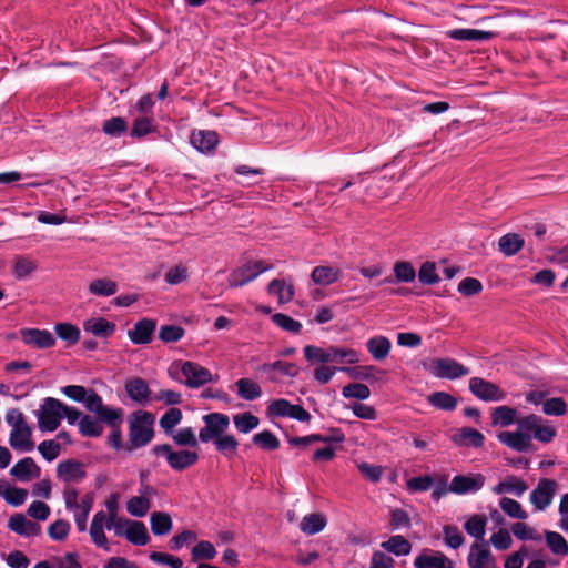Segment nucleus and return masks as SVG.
Masks as SVG:
<instances>
[{"label":"nucleus","instance_id":"nucleus-1","mask_svg":"<svg viewBox=\"0 0 568 568\" xmlns=\"http://www.w3.org/2000/svg\"><path fill=\"white\" fill-rule=\"evenodd\" d=\"M155 416L148 410H135L128 417L129 443L126 450L139 449L149 445L155 435Z\"/></svg>","mask_w":568,"mask_h":568},{"label":"nucleus","instance_id":"nucleus-2","mask_svg":"<svg viewBox=\"0 0 568 568\" xmlns=\"http://www.w3.org/2000/svg\"><path fill=\"white\" fill-rule=\"evenodd\" d=\"M303 352L305 359L311 364H356L359 362L358 353L353 348H344L334 345L323 348L315 345H306Z\"/></svg>","mask_w":568,"mask_h":568},{"label":"nucleus","instance_id":"nucleus-3","mask_svg":"<svg viewBox=\"0 0 568 568\" xmlns=\"http://www.w3.org/2000/svg\"><path fill=\"white\" fill-rule=\"evenodd\" d=\"M64 404L53 397H45L40 406L38 424L41 432L52 433L58 429L62 420Z\"/></svg>","mask_w":568,"mask_h":568},{"label":"nucleus","instance_id":"nucleus-4","mask_svg":"<svg viewBox=\"0 0 568 568\" xmlns=\"http://www.w3.org/2000/svg\"><path fill=\"white\" fill-rule=\"evenodd\" d=\"M154 456H162L168 462L169 466L176 471H182L194 465L199 458L195 452L179 450L174 452L169 444L155 445L151 449Z\"/></svg>","mask_w":568,"mask_h":568},{"label":"nucleus","instance_id":"nucleus-5","mask_svg":"<svg viewBox=\"0 0 568 568\" xmlns=\"http://www.w3.org/2000/svg\"><path fill=\"white\" fill-rule=\"evenodd\" d=\"M427 371L437 378L449 381L460 378L470 373L468 367L450 357L433 359L429 366H427Z\"/></svg>","mask_w":568,"mask_h":568},{"label":"nucleus","instance_id":"nucleus-6","mask_svg":"<svg viewBox=\"0 0 568 568\" xmlns=\"http://www.w3.org/2000/svg\"><path fill=\"white\" fill-rule=\"evenodd\" d=\"M270 270V265L265 264L262 261H255L246 263L239 268L234 270L229 276V283L232 287L243 286L255 278H257L262 273Z\"/></svg>","mask_w":568,"mask_h":568},{"label":"nucleus","instance_id":"nucleus-7","mask_svg":"<svg viewBox=\"0 0 568 568\" xmlns=\"http://www.w3.org/2000/svg\"><path fill=\"white\" fill-rule=\"evenodd\" d=\"M468 388L475 397L483 402H501L505 398V393L496 384L481 377H471Z\"/></svg>","mask_w":568,"mask_h":568},{"label":"nucleus","instance_id":"nucleus-8","mask_svg":"<svg viewBox=\"0 0 568 568\" xmlns=\"http://www.w3.org/2000/svg\"><path fill=\"white\" fill-rule=\"evenodd\" d=\"M485 483L486 478L483 474H459L452 478V494L474 495L484 487Z\"/></svg>","mask_w":568,"mask_h":568},{"label":"nucleus","instance_id":"nucleus-9","mask_svg":"<svg viewBox=\"0 0 568 568\" xmlns=\"http://www.w3.org/2000/svg\"><path fill=\"white\" fill-rule=\"evenodd\" d=\"M557 483L554 479H540L536 488L530 493V503L537 510H545L552 501Z\"/></svg>","mask_w":568,"mask_h":568},{"label":"nucleus","instance_id":"nucleus-10","mask_svg":"<svg viewBox=\"0 0 568 568\" xmlns=\"http://www.w3.org/2000/svg\"><path fill=\"white\" fill-rule=\"evenodd\" d=\"M470 568H498L497 562L485 541H475L467 556Z\"/></svg>","mask_w":568,"mask_h":568},{"label":"nucleus","instance_id":"nucleus-11","mask_svg":"<svg viewBox=\"0 0 568 568\" xmlns=\"http://www.w3.org/2000/svg\"><path fill=\"white\" fill-rule=\"evenodd\" d=\"M20 336L26 345L34 346L39 349L51 348L55 345V337L48 329L22 328Z\"/></svg>","mask_w":568,"mask_h":568},{"label":"nucleus","instance_id":"nucleus-12","mask_svg":"<svg viewBox=\"0 0 568 568\" xmlns=\"http://www.w3.org/2000/svg\"><path fill=\"white\" fill-rule=\"evenodd\" d=\"M498 440L518 453H528L531 450V435L524 434L523 430L517 426L515 432H500L497 435Z\"/></svg>","mask_w":568,"mask_h":568},{"label":"nucleus","instance_id":"nucleus-13","mask_svg":"<svg viewBox=\"0 0 568 568\" xmlns=\"http://www.w3.org/2000/svg\"><path fill=\"white\" fill-rule=\"evenodd\" d=\"M181 372L185 377L184 384L191 388H197L212 378L209 369L193 362H184Z\"/></svg>","mask_w":568,"mask_h":568},{"label":"nucleus","instance_id":"nucleus-14","mask_svg":"<svg viewBox=\"0 0 568 568\" xmlns=\"http://www.w3.org/2000/svg\"><path fill=\"white\" fill-rule=\"evenodd\" d=\"M156 329V322L152 318L139 320L132 329H129V339L134 345H145L152 341L153 334Z\"/></svg>","mask_w":568,"mask_h":568},{"label":"nucleus","instance_id":"nucleus-15","mask_svg":"<svg viewBox=\"0 0 568 568\" xmlns=\"http://www.w3.org/2000/svg\"><path fill=\"white\" fill-rule=\"evenodd\" d=\"M8 528L19 536L27 538L36 537L41 532L39 524L27 519L23 514H13L8 521Z\"/></svg>","mask_w":568,"mask_h":568},{"label":"nucleus","instance_id":"nucleus-16","mask_svg":"<svg viewBox=\"0 0 568 568\" xmlns=\"http://www.w3.org/2000/svg\"><path fill=\"white\" fill-rule=\"evenodd\" d=\"M57 475L64 483L80 481L87 475L83 464L75 459L60 462L57 466Z\"/></svg>","mask_w":568,"mask_h":568},{"label":"nucleus","instance_id":"nucleus-17","mask_svg":"<svg viewBox=\"0 0 568 568\" xmlns=\"http://www.w3.org/2000/svg\"><path fill=\"white\" fill-rule=\"evenodd\" d=\"M416 568H453L450 560L439 551L423 550L414 560Z\"/></svg>","mask_w":568,"mask_h":568},{"label":"nucleus","instance_id":"nucleus-18","mask_svg":"<svg viewBox=\"0 0 568 568\" xmlns=\"http://www.w3.org/2000/svg\"><path fill=\"white\" fill-rule=\"evenodd\" d=\"M124 389L128 396L140 405H145L150 400L152 394L146 381L141 377L126 381Z\"/></svg>","mask_w":568,"mask_h":568},{"label":"nucleus","instance_id":"nucleus-19","mask_svg":"<svg viewBox=\"0 0 568 568\" xmlns=\"http://www.w3.org/2000/svg\"><path fill=\"white\" fill-rule=\"evenodd\" d=\"M452 442L457 446L479 448L485 443L484 435L471 427H462L452 436Z\"/></svg>","mask_w":568,"mask_h":568},{"label":"nucleus","instance_id":"nucleus-20","mask_svg":"<svg viewBox=\"0 0 568 568\" xmlns=\"http://www.w3.org/2000/svg\"><path fill=\"white\" fill-rule=\"evenodd\" d=\"M83 329L99 338H108L115 329V323L104 317H91L84 321Z\"/></svg>","mask_w":568,"mask_h":568},{"label":"nucleus","instance_id":"nucleus-21","mask_svg":"<svg viewBox=\"0 0 568 568\" xmlns=\"http://www.w3.org/2000/svg\"><path fill=\"white\" fill-rule=\"evenodd\" d=\"M40 473L41 468L31 457H24L20 459L10 469V474L23 483L29 481L31 477H39Z\"/></svg>","mask_w":568,"mask_h":568},{"label":"nucleus","instance_id":"nucleus-22","mask_svg":"<svg viewBox=\"0 0 568 568\" xmlns=\"http://www.w3.org/2000/svg\"><path fill=\"white\" fill-rule=\"evenodd\" d=\"M31 436L32 430L29 425L12 429L9 437V444L16 450L22 453L32 452L34 449V443L32 442Z\"/></svg>","mask_w":568,"mask_h":568},{"label":"nucleus","instance_id":"nucleus-23","mask_svg":"<svg viewBox=\"0 0 568 568\" xmlns=\"http://www.w3.org/2000/svg\"><path fill=\"white\" fill-rule=\"evenodd\" d=\"M497 33L494 31H483L477 29H453L447 32V36L456 41H475L485 42L493 39Z\"/></svg>","mask_w":568,"mask_h":568},{"label":"nucleus","instance_id":"nucleus-24","mask_svg":"<svg viewBox=\"0 0 568 568\" xmlns=\"http://www.w3.org/2000/svg\"><path fill=\"white\" fill-rule=\"evenodd\" d=\"M126 529L124 537L132 545L145 546L150 541L146 526L142 521L125 519Z\"/></svg>","mask_w":568,"mask_h":568},{"label":"nucleus","instance_id":"nucleus-25","mask_svg":"<svg viewBox=\"0 0 568 568\" xmlns=\"http://www.w3.org/2000/svg\"><path fill=\"white\" fill-rule=\"evenodd\" d=\"M366 348L374 359L383 361L389 355L392 343L388 337L376 335L367 339Z\"/></svg>","mask_w":568,"mask_h":568},{"label":"nucleus","instance_id":"nucleus-26","mask_svg":"<svg viewBox=\"0 0 568 568\" xmlns=\"http://www.w3.org/2000/svg\"><path fill=\"white\" fill-rule=\"evenodd\" d=\"M191 145L202 154L213 153V131L193 130L190 135Z\"/></svg>","mask_w":568,"mask_h":568},{"label":"nucleus","instance_id":"nucleus-27","mask_svg":"<svg viewBox=\"0 0 568 568\" xmlns=\"http://www.w3.org/2000/svg\"><path fill=\"white\" fill-rule=\"evenodd\" d=\"M326 525L327 520L323 514L312 513L303 517L300 529L305 535L313 536L324 530Z\"/></svg>","mask_w":568,"mask_h":568},{"label":"nucleus","instance_id":"nucleus-28","mask_svg":"<svg viewBox=\"0 0 568 568\" xmlns=\"http://www.w3.org/2000/svg\"><path fill=\"white\" fill-rule=\"evenodd\" d=\"M487 518L481 514L471 515L465 523L464 529L465 531L478 542L484 541V536L486 532Z\"/></svg>","mask_w":568,"mask_h":568},{"label":"nucleus","instance_id":"nucleus-29","mask_svg":"<svg viewBox=\"0 0 568 568\" xmlns=\"http://www.w3.org/2000/svg\"><path fill=\"white\" fill-rule=\"evenodd\" d=\"M88 291L94 296L109 297L118 292V284L109 277H100L89 284Z\"/></svg>","mask_w":568,"mask_h":568},{"label":"nucleus","instance_id":"nucleus-30","mask_svg":"<svg viewBox=\"0 0 568 568\" xmlns=\"http://www.w3.org/2000/svg\"><path fill=\"white\" fill-rule=\"evenodd\" d=\"M260 371L271 375L272 372H278L283 376H287L294 378L298 375V367L290 362L284 361H275L273 363H264L260 366ZM271 379H275L273 376H270Z\"/></svg>","mask_w":568,"mask_h":568},{"label":"nucleus","instance_id":"nucleus-31","mask_svg":"<svg viewBox=\"0 0 568 568\" xmlns=\"http://www.w3.org/2000/svg\"><path fill=\"white\" fill-rule=\"evenodd\" d=\"M237 389V396L245 400H255L262 396L261 386L246 377L240 378L235 383Z\"/></svg>","mask_w":568,"mask_h":568},{"label":"nucleus","instance_id":"nucleus-32","mask_svg":"<svg viewBox=\"0 0 568 568\" xmlns=\"http://www.w3.org/2000/svg\"><path fill=\"white\" fill-rule=\"evenodd\" d=\"M524 244V239L516 233H507L498 241L499 251L505 256H513L517 254L523 248Z\"/></svg>","mask_w":568,"mask_h":568},{"label":"nucleus","instance_id":"nucleus-33","mask_svg":"<svg viewBox=\"0 0 568 568\" xmlns=\"http://www.w3.org/2000/svg\"><path fill=\"white\" fill-rule=\"evenodd\" d=\"M542 539H545L551 554L556 556L568 555V542L561 534L552 530H545Z\"/></svg>","mask_w":568,"mask_h":568},{"label":"nucleus","instance_id":"nucleus-34","mask_svg":"<svg viewBox=\"0 0 568 568\" xmlns=\"http://www.w3.org/2000/svg\"><path fill=\"white\" fill-rule=\"evenodd\" d=\"M427 402L430 406L445 412H453L457 406V398L443 390L429 394Z\"/></svg>","mask_w":568,"mask_h":568},{"label":"nucleus","instance_id":"nucleus-35","mask_svg":"<svg viewBox=\"0 0 568 568\" xmlns=\"http://www.w3.org/2000/svg\"><path fill=\"white\" fill-rule=\"evenodd\" d=\"M381 547L395 556H407L412 550L410 542L400 535H394L386 541H383Z\"/></svg>","mask_w":568,"mask_h":568},{"label":"nucleus","instance_id":"nucleus-36","mask_svg":"<svg viewBox=\"0 0 568 568\" xmlns=\"http://www.w3.org/2000/svg\"><path fill=\"white\" fill-rule=\"evenodd\" d=\"M54 333L58 338L65 342L68 345H74L79 342L81 336L80 328L68 322L57 323L54 325Z\"/></svg>","mask_w":568,"mask_h":568},{"label":"nucleus","instance_id":"nucleus-37","mask_svg":"<svg viewBox=\"0 0 568 568\" xmlns=\"http://www.w3.org/2000/svg\"><path fill=\"white\" fill-rule=\"evenodd\" d=\"M151 531L155 536H164L172 529V518L163 511H154L150 517Z\"/></svg>","mask_w":568,"mask_h":568},{"label":"nucleus","instance_id":"nucleus-38","mask_svg":"<svg viewBox=\"0 0 568 568\" xmlns=\"http://www.w3.org/2000/svg\"><path fill=\"white\" fill-rule=\"evenodd\" d=\"M339 271L331 266H316L311 274L312 281L317 285H329L338 280Z\"/></svg>","mask_w":568,"mask_h":568},{"label":"nucleus","instance_id":"nucleus-39","mask_svg":"<svg viewBox=\"0 0 568 568\" xmlns=\"http://www.w3.org/2000/svg\"><path fill=\"white\" fill-rule=\"evenodd\" d=\"M124 412L120 407L104 405L103 409L97 415L98 420L106 424L109 427L121 426Z\"/></svg>","mask_w":568,"mask_h":568},{"label":"nucleus","instance_id":"nucleus-40","mask_svg":"<svg viewBox=\"0 0 568 568\" xmlns=\"http://www.w3.org/2000/svg\"><path fill=\"white\" fill-rule=\"evenodd\" d=\"M516 409L509 406H498L494 408L491 414L493 424L503 427L510 426L515 423L517 424L518 419H516Z\"/></svg>","mask_w":568,"mask_h":568},{"label":"nucleus","instance_id":"nucleus-41","mask_svg":"<svg viewBox=\"0 0 568 568\" xmlns=\"http://www.w3.org/2000/svg\"><path fill=\"white\" fill-rule=\"evenodd\" d=\"M267 291L271 295L277 296V300L281 304L292 301L294 296L293 286L286 285L284 281L276 278L268 284Z\"/></svg>","mask_w":568,"mask_h":568},{"label":"nucleus","instance_id":"nucleus-42","mask_svg":"<svg viewBox=\"0 0 568 568\" xmlns=\"http://www.w3.org/2000/svg\"><path fill=\"white\" fill-rule=\"evenodd\" d=\"M79 433L84 437H100L103 433V426L98 418L94 419L92 416L85 414L79 423Z\"/></svg>","mask_w":568,"mask_h":568},{"label":"nucleus","instance_id":"nucleus-43","mask_svg":"<svg viewBox=\"0 0 568 568\" xmlns=\"http://www.w3.org/2000/svg\"><path fill=\"white\" fill-rule=\"evenodd\" d=\"M182 412L176 407L169 408L160 418L159 425L163 432L169 435L173 433L175 426L182 420Z\"/></svg>","mask_w":568,"mask_h":568},{"label":"nucleus","instance_id":"nucleus-44","mask_svg":"<svg viewBox=\"0 0 568 568\" xmlns=\"http://www.w3.org/2000/svg\"><path fill=\"white\" fill-rule=\"evenodd\" d=\"M37 270V265L33 261L27 257H17L14 260L12 266V274L16 280L24 281L27 280L34 271Z\"/></svg>","mask_w":568,"mask_h":568},{"label":"nucleus","instance_id":"nucleus-45","mask_svg":"<svg viewBox=\"0 0 568 568\" xmlns=\"http://www.w3.org/2000/svg\"><path fill=\"white\" fill-rule=\"evenodd\" d=\"M151 508L150 499L145 496H133L126 503V510L134 517H144Z\"/></svg>","mask_w":568,"mask_h":568},{"label":"nucleus","instance_id":"nucleus-46","mask_svg":"<svg viewBox=\"0 0 568 568\" xmlns=\"http://www.w3.org/2000/svg\"><path fill=\"white\" fill-rule=\"evenodd\" d=\"M102 131L111 138H120L128 131V122L122 116H113L104 121Z\"/></svg>","mask_w":568,"mask_h":568},{"label":"nucleus","instance_id":"nucleus-47","mask_svg":"<svg viewBox=\"0 0 568 568\" xmlns=\"http://www.w3.org/2000/svg\"><path fill=\"white\" fill-rule=\"evenodd\" d=\"M156 125L152 118L149 116H140L133 121L132 129L130 135L135 139L143 138L152 132H154Z\"/></svg>","mask_w":568,"mask_h":568},{"label":"nucleus","instance_id":"nucleus-48","mask_svg":"<svg viewBox=\"0 0 568 568\" xmlns=\"http://www.w3.org/2000/svg\"><path fill=\"white\" fill-rule=\"evenodd\" d=\"M3 486L4 481L0 480V494L9 505L13 507H19L26 501L28 496L27 489L20 487H12L2 490Z\"/></svg>","mask_w":568,"mask_h":568},{"label":"nucleus","instance_id":"nucleus-49","mask_svg":"<svg viewBox=\"0 0 568 568\" xmlns=\"http://www.w3.org/2000/svg\"><path fill=\"white\" fill-rule=\"evenodd\" d=\"M499 507L510 518L525 520L528 518V514L523 509L520 503L513 498L503 497L499 500Z\"/></svg>","mask_w":568,"mask_h":568},{"label":"nucleus","instance_id":"nucleus-50","mask_svg":"<svg viewBox=\"0 0 568 568\" xmlns=\"http://www.w3.org/2000/svg\"><path fill=\"white\" fill-rule=\"evenodd\" d=\"M443 534L445 545L452 549H458L465 542V537L457 526L445 525L443 527Z\"/></svg>","mask_w":568,"mask_h":568},{"label":"nucleus","instance_id":"nucleus-51","mask_svg":"<svg viewBox=\"0 0 568 568\" xmlns=\"http://www.w3.org/2000/svg\"><path fill=\"white\" fill-rule=\"evenodd\" d=\"M511 531L514 536L523 541L531 540V541H541L542 536L536 531L534 528L529 527L527 524L523 521H517L513 525Z\"/></svg>","mask_w":568,"mask_h":568},{"label":"nucleus","instance_id":"nucleus-52","mask_svg":"<svg viewBox=\"0 0 568 568\" xmlns=\"http://www.w3.org/2000/svg\"><path fill=\"white\" fill-rule=\"evenodd\" d=\"M546 423L542 417L530 414L517 420V426L524 434L531 435V439L536 437L537 432L539 430L540 424Z\"/></svg>","mask_w":568,"mask_h":568},{"label":"nucleus","instance_id":"nucleus-53","mask_svg":"<svg viewBox=\"0 0 568 568\" xmlns=\"http://www.w3.org/2000/svg\"><path fill=\"white\" fill-rule=\"evenodd\" d=\"M342 395L345 398H355L365 400L371 396V389L362 383H351L342 388Z\"/></svg>","mask_w":568,"mask_h":568},{"label":"nucleus","instance_id":"nucleus-54","mask_svg":"<svg viewBox=\"0 0 568 568\" xmlns=\"http://www.w3.org/2000/svg\"><path fill=\"white\" fill-rule=\"evenodd\" d=\"M233 422L236 429L243 434L250 433L251 430L255 429L260 424L258 418L251 413H242L235 415Z\"/></svg>","mask_w":568,"mask_h":568},{"label":"nucleus","instance_id":"nucleus-55","mask_svg":"<svg viewBox=\"0 0 568 568\" xmlns=\"http://www.w3.org/2000/svg\"><path fill=\"white\" fill-rule=\"evenodd\" d=\"M253 443L265 450H275L280 447L278 438L271 430H262L253 436Z\"/></svg>","mask_w":568,"mask_h":568},{"label":"nucleus","instance_id":"nucleus-56","mask_svg":"<svg viewBox=\"0 0 568 568\" xmlns=\"http://www.w3.org/2000/svg\"><path fill=\"white\" fill-rule=\"evenodd\" d=\"M272 321L274 324H276L283 331L297 334L302 329L301 322L294 320L293 317L283 314V313H275L272 315Z\"/></svg>","mask_w":568,"mask_h":568},{"label":"nucleus","instance_id":"nucleus-57","mask_svg":"<svg viewBox=\"0 0 568 568\" xmlns=\"http://www.w3.org/2000/svg\"><path fill=\"white\" fill-rule=\"evenodd\" d=\"M394 275L399 283H410L416 277V272L409 262H396L394 264Z\"/></svg>","mask_w":568,"mask_h":568},{"label":"nucleus","instance_id":"nucleus-58","mask_svg":"<svg viewBox=\"0 0 568 568\" xmlns=\"http://www.w3.org/2000/svg\"><path fill=\"white\" fill-rule=\"evenodd\" d=\"M434 485V477L432 475L416 476L407 480V490L412 494L424 493L429 490Z\"/></svg>","mask_w":568,"mask_h":568},{"label":"nucleus","instance_id":"nucleus-59","mask_svg":"<svg viewBox=\"0 0 568 568\" xmlns=\"http://www.w3.org/2000/svg\"><path fill=\"white\" fill-rule=\"evenodd\" d=\"M150 560L169 568H183V561L180 557L166 552L152 551L149 556Z\"/></svg>","mask_w":568,"mask_h":568},{"label":"nucleus","instance_id":"nucleus-60","mask_svg":"<svg viewBox=\"0 0 568 568\" xmlns=\"http://www.w3.org/2000/svg\"><path fill=\"white\" fill-rule=\"evenodd\" d=\"M184 336V329L180 325H162L159 329V338L164 343H174Z\"/></svg>","mask_w":568,"mask_h":568},{"label":"nucleus","instance_id":"nucleus-61","mask_svg":"<svg viewBox=\"0 0 568 568\" xmlns=\"http://www.w3.org/2000/svg\"><path fill=\"white\" fill-rule=\"evenodd\" d=\"M567 410V405L561 397H551L542 403V412L548 416H562Z\"/></svg>","mask_w":568,"mask_h":568},{"label":"nucleus","instance_id":"nucleus-62","mask_svg":"<svg viewBox=\"0 0 568 568\" xmlns=\"http://www.w3.org/2000/svg\"><path fill=\"white\" fill-rule=\"evenodd\" d=\"M38 450L47 462H53L61 452V446L53 439H45L38 445Z\"/></svg>","mask_w":568,"mask_h":568},{"label":"nucleus","instance_id":"nucleus-63","mask_svg":"<svg viewBox=\"0 0 568 568\" xmlns=\"http://www.w3.org/2000/svg\"><path fill=\"white\" fill-rule=\"evenodd\" d=\"M390 526L393 530L408 529L412 526L409 514L403 508L390 511Z\"/></svg>","mask_w":568,"mask_h":568},{"label":"nucleus","instance_id":"nucleus-64","mask_svg":"<svg viewBox=\"0 0 568 568\" xmlns=\"http://www.w3.org/2000/svg\"><path fill=\"white\" fill-rule=\"evenodd\" d=\"M71 526L64 519L53 521L48 528V535L52 540L61 541L65 539L70 532Z\"/></svg>","mask_w":568,"mask_h":568}]
</instances>
